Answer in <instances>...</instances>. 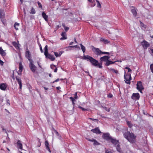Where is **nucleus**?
<instances>
[{"instance_id": "obj_1", "label": "nucleus", "mask_w": 153, "mask_h": 153, "mask_svg": "<svg viewBox=\"0 0 153 153\" xmlns=\"http://www.w3.org/2000/svg\"><path fill=\"white\" fill-rule=\"evenodd\" d=\"M83 59L87 60V61H89L91 64L94 66H98L100 68H102V63H99L97 60L93 58L92 57L88 55L86 56L84 54Z\"/></svg>"}, {"instance_id": "obj_2", "label": "nucleus", "mask_w": 153, "mask_h": 153, "mask_svg": "<svg viewBox=\"0 0 153 153\" xmlns=\"http://www.w3.org/2000/svg\"><path fill=\"white\" fill-rule=\"evenodd\" d=\"M123 135L125 138L130 143H133L135 142L136 136L133 133L127 131Z\"/></svg>"}, {"instance_id": "obj_3", "label": "nucleus", "mask_w": 153, "mask_h": 153, "mask_svg": "<svg viewBox=\"0 0 153 153\" xmlns=\"http://www.w3.org/2000/svg\"><path fill=\"white\" fill-rule=\"evenodd\" d=\"M92 50L95 54L97 56L101 55L102 54H106L109 55L110 53L108 52H102L99 48L94 47V46H92Z\"/></svg>"}, {"instance_id": "obj_4", "label": "nucleus", "mask_w": 153, "mask_h": 153, "mask_svg": "<svg viewBox=\"0 0 153 153\" xmlns=\"http://www.w3.org/2000/svg\"><path fill=\"white\" fill-rule=\"evenodd\" d=\"M124 77L125 82L127 84H130V80L131 79V74H126V73L125 71Z\"/></svg>"}, {"instance_id": "obj_5", "label": "nucleus", "mask_w": 153, "mask_h": 153, "mask_svg": "<svg viewBox=\"0 0 153 153\" xmlns=\"http://www.w3.org/2000/svg\"><path fill=\"white\" fill-rule=\"evenodd\" d=\"M137 88L141 93H143L142 90L144 89V87L142 85V82L140 81L137 82Z\"/></svg>"}, {"instance_id": "obj_6", "label": "nucleus", "mask_w": 153, "mask_h": 153, "mask_svg": "<svg viewBox=\"0 0 153 153\" xmlns=\"http://www.w3.org/2000/svg\"><path fill=\"white\" fill-rule=\"evenodd\" d=\"M102 137L103 139L109 142L110 139H111L112 137L110 136L109 133H104L102 135Z\"/></svg>"}, {"instance_id": "obj_7", "label": "nucleus", "mask_w": 153, "mask_h": 153, "mask_svg": "<svg viewBox=\"0 0 153 153\" xmlns=\"http://www.w3.org/2000/svg\"><path fill=\"white\" fill-rule=\"evenodd\" d=\"M30 62L29 67L30 69L32 72L34 73L36 69V67L33 64V61Z\"/></svg>"}, {"instance_id": "obj_8", "label": "nucleus", "mask_w": 153, "mask_h": 153, "mask_svg": "<svg viewBox=\"0 0 153 153\" xmlns=\"http://www.w3.org/2000/svg\"><path fill=\"white\" fill-rule=\"evenodd\" d=\"M141 45L144 49H147L150 46L149 43L145 40L141 42Z\"/></svg>"}, {"instance_id": "obj_9", "label": "nucleus", "mask_w": 153, "mask_h": 153, "mask_svg": "<svg viewBox=\"0 0 153 153\" xmlns=\"http://www.w3.org/2000/svg\"><path fill=\"white\" fill-rule=\"evenodd\" d=\"M27 51L25 52V56L26 58L28 59L30 62L33 61L31 59V54L29 51L28 50V48H27Z\"/></svg>"}, {"instance_id": "obj_10", "label": "nucleus", "mask_w": 153, "mask_h": 153, "mask_svg": "<svg viewBox=\"0 0 153 153\" xmlns=\"http://www.w3.org/2000/svg\"><path fill=\"white\" fill-rule=\"evenodd\" d=\"M15 78L19 86V88L21 90L22 87V83L20 78L19 76H15Z\"/></svg>"}, {"instance_id": "obj_11", "label": "nucleus", "mask_w": 153, "mask_h": 153, "mask_svg": "<svg viewBox=\"0 0 153 153\" xmlns=\"http://www.w3.org/2000/svg\"><path fill=\"white\" fill-rule=\"evenodd\" d=\"M131 97L133 100H138L140 98V96L138 93H134L133 94Z\"/></svg>"}, {"instance_id": "obj_12", "label": "nucleus", "mask_w": 153, "mask_h": 153, "mask_svg": "<svg viewBox=\"0 0 153 153\" xmlns=\"http://www.w3.org/2000/svg\"><path fill=\"white\" fill-rule=\"evenodd\" d=\"M110 56H105L103 57H101L100 58V61L102 62V61H104L106 62L108 60V59H109Z\"/></svg>"}, {"instance_id": "obj_13", "label": "nucleus", "mask_w": 153, "mask_h": 153, "mask_svg": "<svg viewBox=\"0 0 153 153\" xmlns=\"http://www.w3.org/2000/svg\"><path fill=\"white\" fill-rule=\"evenodd\" d=\"M109 142H111L114 145V146H115L119 143V141L118 140H116V139L112 137L111 138V139L110 140Z\"/></svg>"}, {"instance_id": "obj_14", "label": "nucleus", "mask_w": 153, "mask_h": 153, "mask_svg": "<svg viewBox=\"0 0 153 153\" xmlns=\"http://www.w3.org/2000/svg\"><path fill=\"white\" fill-rule=\"evenodd\" d=\"M45 56L46 58L49 59L51 61H53L55 59V58L53 55L49 54L48 53Z\"/></svg>"}, {"instance_id": "obj_15", "label": "nucleus", "mask_w": 153, "mask_h": 153, "mask_svg": "<svg viewBox=\"0 0 153 153\" xmlns=\"http://www.w3.org/2000/svg\"><path fill=\"white\" fill-rule=\"evenodd\" d=\"M86 139L88 140L89 141L93 142V145H98L99 144V143H98V142L95 139H91L90 138H86Z\"/></svg>"}, {"instance_id": "obj_16", "label": "nucleus", "mask_w": 153, "mask_h": 153, "mask_svg": "<svg viewBox=\"0 0 153 153\" xmlns=\"http://www.w3.org/2000/svg\"><path fill=\"white\" fill-rule=\"evenodd\" d=\"M91 131L93 132V133H95L96 134H100L101 133L100 131L99 130L98 127L94 129H92L91 130Z\"/></svg>"}, {"instance_id": "obj_17", "label": "nucleus", "mask_w": 153, "mask_h": 153, "mask_svg": "<svg viewBox=\"0 0 153 153\" xmlns=\"http://www.w3.org/2000/svg\"><path fill=\"white\" fill-rule=\"evenodd\" d=\"M17 147L20 149L22 150L23 149L22 144L21 143V141L18 140L17 141Z\"/></svg>"}, {"instance_id": "obj_18", "label": "nucleus", "mask_w": 153, "mask_h": 153, "mask_svg": "<svg viewBox=\"0 0 153 153\" xmlns=\"http://www.w3.org/2000/svg\"><path fill=\"white\" fill-rule=\"evenodd\" d=\"M45 145L46 148L50 152H51V151L49 148V145L47 140H46L45 142Z\"/></svg>"}, {"instance_id": "obj_19", "label": "nucleus", "mask_w": 153, "mask_h": 153, "mask_svg": "<svg viewBox=\"0 0 153 153\" xmlns=\"http://www.w3.org/2000/svg\"><path fill=\"white\" fill-rule=\"evenodd\" d=\"M23 68V66L22 64V63L21 62L19 63V73H18V74H19V73H20V74H21V73L22 71V70Z\"/></svg>"}, {"instance_id": "obj_20", "label": "nucleus", "mask_w": 153, "mask_h": 153, "mask_svg": "<svg viewBox=\"0 0 153 153\" xmlns=\"http://www.w3.org/2000/svg\"><path fill=\"white\" fill-rule=\"evenodd\" d=\"M7 88V85L4 83L0 84V89L2 90H5Z\"/></svg>"}, {"instance_id": "obj_21", "label": "nucleus", "mask_w": 153, "mask_h": 153, "mask_svg": "<svg viewBox=\"0 0 153 153\" xmlns=\"http://www.w3.org/2000/svg\"><path fill=\"white\" fill-rule=\"evenodd\" d=\"M90 3V5L91 7L94 6L96 5L95 1L96 0H88Z\"/></svg>"}, {"instance_id": "obj_22", "label": "nucleus", "mask_w": 153, "mask_h": 153, "mask_svg": "<svg viewBox=\"0 0 153 153\" xmlns=\"http://www.w3.org/2000/svg\"><path fill=\"white\" fill-rule=\"evenodd\" d=\"M0 54L2 56H6V53L5 51L3 50L2 47H0Z\"/></svg>"}, {"instance_id": "obj_23", "label": "nucleus", "mask_w": 153, "mask_h": 153, "mask_svg": "<svg viewBox=\"0 0 153 153\" xmlns=\"http://www.w3.org/2000/svg\"><path fill=\"white\" fill-rule=\"evenodd\" d=\"M42 16L45 21L47 22L48 21V16L44 12H42Z\"/></svg>"}, {"instance_id": "obj_24", "label": "nucleus", "mask_w": 153, "mask_h": 153, "mask_svg": "<svg viewBox=\"0 0 153 153\" xmlns=\"http://www.w3.org/2000/svg\"><path fill=\"white\" fill-rule=\"evenodd\" d=\"M116 61L113 62L111 61H110L108 59L106 62L105 65L106 66H108L110 65L114 64Z\"/></svg>"}, {"instance_id": "obj_25", "label": "nucleus", "mask_w": 153, "mask_h": 153, "mask_svg": "<svg viewBox=\"0 0 153 153\" xmlns=\"http://www.w3.org/2000/svg\"><path fill=\"white\" fill-rule=\"evenodd\" d=\"M100 41L103 42L104 44H106L110 42V41L108 39H100Z\"/></svg>"}, {"instance_id": "obj_26", "label": "nucleus", "mask_w": 153, "mask_h": 153, "mask_svg": "<svg viewBox=\"0 0 153 153\" xmlns=\"http://www.w3.org/2000/svg\"><path fill=\"white\" fill-rule=\"evenodd\" d=\"M110 71L113 73H114L115 74H117L118 73V71L117 70H115L113 68H110Z\"/></svg>"}, {"instance_id": "obj_27", "label": "nucleus", "mask_w": 153, "mask_h": 153, "mask_svg": "<svg viewBox=\"0 0 153 153\" xmlns=\"http://www.w3.org/2000/svg\"><path fill=\"white\" fill-rule=\"evenodd\" d=\"M117 146L116 147V149L117 151L119 152H121V149L120 147V145L119 143L117 144Z\"/></svg>"}, {"instance_id": "obj_28", "label": "nucleus", "mask_w": 153, "mask_h": 153, "mask_svg": "<svg viewBox=\"0 0 153 153\" xmlns=\"http://www.w3.org/2000/svg\"><path fill=\"white\" fill-rule=\"evenodd\" d=\"M54 55L56 57H60L62 55V53L60 51L59 53L58 52H54Z\"/></svg>"}, {"instance_id": "obj_29", "label": "nucleus", "mask_w": 153, "mask_h": 153, "mask_svg": "<svg viewBox=\"0 0 153 153\" xmlns=\"http://www.w3.org/2000/svg\"><path fill=\"white\" fill-rule=\"evenodd\" d=\"M48 45H46L44 48V54L45 55H46V54L48 53Z\"/></svg>"}, {"instance_id": "obj_30", "label": "nucleus", "mask_w": 153, "mask_h": 153, "mask_svg": "<svg viewBox=\"0 0 153 153\" xmlns=\"http://www.w3.org/2000/svg\"><path fill=\"white\" fill-rule=\"evenodd\" d=\"M13 45L16 48L18 49L19 48V47L17 43L15 42H13L12 43Z\"/></svg>"}, {"instance_id": "obj_31", "label": "nucleus", "mask_w": 153, "mask_h": 153, "mask_svg": "<svg viewBox=\"0 0 153 153\" xmlns=\"http://www.w3.org/2000/svg\"><path fill=\"white\" fill-rule=\"evenodd\" d=\"M19 23H18L17 22H16L14 25V27L15 28V29L16 30H18V27H19Z\"/></svg>"}, {"instance_id": "obj_32", "label": "nucleus", "mask_w": 153, "mask_h": 153, "mask_svg": "<svg viewBox=\"0 0 153 153\" xmlns=\"http://www.w3.org/2000/svg\"><path fill=\"white\" fill-rule=\"evenodd\" d=\"M79 45H80L82 50L83 53H84L85 51V48L82 44H80Z\"/></svg>"}, {"instance_id": "obj_33", "label": "nucleus", "mask_w": 153, "mask_h": 153, "mask_svg": "<svg viewBox=\"0 0 153 153\" xmlns=\"http://www.w3.org/2000/svg\"><path fill=\"white\" fill-rule=\"evenodd\" d=\"M36 13V12L35 9L33 7H32L30 10V13L32 14H34Z\"/></svg>"}, {"instance_id": "obj_34", "label": "nucleus", "mask_w": 153, "mask_h": 153, "mask_svg": "<svg viewBox=\"0 0 153 153\" xmlns=\"http://www.w3.org/2000/svg\"><path fill=\"white\" fill-rule=\"evenodd\" d=\"M131 12L134 16H136L137 15V13L136 10L134 9H132Z\"/></svg>"}, {"instance_id": "obj_35", "label": "nucleus", "mask_w": 153, "mask_h": 153, "mask_svg": "<svg viewBox=\"0 0 153 153\" xmlns=\"http://www.w3.org/2000/svg\"><path fill=\"white\" fill-rule=\"evenodd\" d=\"M61 35L62 36L61 38H66V33L65 32H62Z\"/></svg>"}, {"instance_id": "obj_36", "label": "nucleus", "mask_w": 153, "mask_h": 153, "mask_svg": "<svg viewBox=\"0 0 153 153\" xmlns=\"http://www.w3.org/2000/svg\"><path fill=\"white\" fill-rule=\"evenodd\" d=\"M127 124L128 125V127H129L130 128H131L132 127L133 125L131 124V123L130 121H127Z\"/></svg>"}, {"instance_id": "obj_37", "label": "nucleus", "mask_w": 153, "mask_h": 153, "mask_svg": "<svg viewBox=\"0 0 153 153\" xmlns=\"http://www.w3.org/2000/svg\"><path fill=\"white\" fill-rule=\"evenodd\" d=\"M4 16V13H3L2 10H0V18L1 19L3 18Z\"/></svg>"}, {"instance_id": "obj_38", "label": "nucleus", "mask_w": 153, "mask_h": 153, "mask_svg": "<svg viewBox=\"0 0 153 153\" xmlns=\"http://www.w3.org/2000/svg\"><path fill=\"white\" fill-rule=\"evenodd\" d=\"M96 1L97 3V7H99L100 8H101V6L100 4V3L99 1L97 0H96Z\"/></svg>"}, {"instance_id": "obj_39", "label": "nucleus", "mask_w": 153, "mask_h": 153, "mask_svg": "<svg viewBox=\"0 0 153 153\" xmlns=\"http://www.w3.org/2000/svg\"><path fill=\"white\" fill-rule=\"evenodd\" d=\"M70 99H71V100L72 101L73 105H74L75 104L74 102L75 101V99L74 98H73L72 97H70Z\"/></svg>"}, {"instance_id": "obj_40", "label": "nucleus", "mask_w": 153, "mask_h": 153, "mask_svg": "<svg viewBox=\"0 0 153 153\" xmlns=\"http://www.w3.org/2000/svg\"><path fill=\"white\" fill-rule=\"evenodd\" d=\"M141 26L146 29V26L142 22H140Z\"/></svg>"}, {"instance_id": "obj_41", "label": "nucleus", "mask_w": 153, "mask_h": 153, "mask_svg": "<svg viewBox=\"0 0 153 153\" xmlns=\"http://www.w3.org/2000/svg\"><path fill=\"white\" fill-rule=\"evenodd\" d=\"M102 107L104 109L105 111H106L107 112H109L110 111V108H108L106 107H105V106Z\"/></svg>"}, {"instance_id": "obj_42", "label": "nucleus", "mask_w": 153, "mask_h": 153, "mask_svg": "<svg viewBox=\"0 0 153 153\" xmlns=\"http://www.w3.org/2000/svg\"><path fill=\"white\" fill-rule=\"evenodd\" d=\"M78 108L81 109H82L83 111H86L87 110V109L85 108L82 107L81 106H79Z\"/></svg>"}, {"instance_id": "obj_43", "label": "nucleus", "mask_w": 153, "mask_h": 153, "mask_svg": "<svg viewBox=\"0 0 153 153\" xmlns=\"http://www.w3.org/2000/svg\"><path fill=\"white\" fill-rule=\"evenodd\" d=\"M125 68L127 69L128 70V72H130L132 70H131L129 67H126Z\"/></svg>"}, {"instance_id": "obj_44", "label": "nucleus", "mask_w": 153, "mask_h": 153, "mask_svg": "<svg viewBox=\"0 0 153 153\" xmlns=\"http://www.w3.org/2000/svg\"><path fill=\"white\" fill-rule=\"evenodd\" d=\"M150 68L151 71L153 73V64H151L150 65Z\"/></svg>"}, {"instance_id": "obj_45", "label": "nucleus", "mask_w": 153, "mask_h": 153, "mask_svg": "<svg viewBox=\"0 0 153 153\" xmlns=\"http://www.w3.org/2000/svg\"><path fill=\"white\" fill-rule=\"evenodd\" d=\"M74 98L75 99H78V96L77 95V92H75L74 94Z\"/></svg>"}, {"instance_id": "obj_46", "label": "nucleus", "mask_w": 153, "mask_h": 153, "mask_svg": "<svg viewBox=\"0 0 153 153\" xmlns=\"http://www.w3.org/2000/svg\"><path fill=\"white\" fill-rule=\"evenodd\" d=\"M37 3L39 7L42 8V6L41 3L39 1H38Z\"/></svg>"}, {"instance_id": "obj_47", "label": "nucleus", "mask_w": 153, "mask_h": 153, "mask_svg": "<svg viewBox=\"0 0 153 153\" xmlns=\"http://www.w3.org/2000/svg\"><path fill=\"white\" fill-rule=\"evenodd\" d=\"M107 96L108 97L110 98H112L113 97V95L111 94H108Z\"/></svg>"}, {"instance_id": "obj_48", "label": "nucleus", "mask_w": 153, "mask_h": 153, "mask_svg": "<svg viewBox=\"0 0 153 153\" xmlns=\"http://www.w3.org/2000/svg\"><path fill=\"white\" fill-rule=\"evenodd\" d=\"M88 119H89L91 120H92L93 121L95 120L97 122L98 121V119H93V118H89Z\"/></svg>"}, {"instance_id": "obj_49", "label": "nucleus", "mask_w": 153, "mask_h": 153, "mask_svg": "<svg viewBox=\"0 0 153 153\" xmlns=\"http://www.w3.org/2000/svg\"><path fill=\"white\" fill-rule=\"evenodd\" d=\"M105 153H113L110 151H109L108 150H106L105 151Z\"/></svg>"}, {"instance_id": "obj_50", "label": "nucleus", "mask_w": 153, "mask_h": 153, "mask_svg": "<svg viewBox=\"0 0 153 153\" xmlns=\"http://www.w3.org/2000/svg\"><path fill=\"white\" fill-rule=\"evenodd\" d=\"M1 20L3 23L4 25L5 23V21L3 19V18L1 19Z\"/></svg>"}, {"instance_id": "obj_51", "label": "nucleus", "mask_w": 153, "mask_h": 153, "mask_svg": "<svg viewBox=\"0 0 153 153\" xmlns=\"http://www.w3.org/2000/svg\"><path fill=\"white\" fill-rule=\"evenodd\" d=\"M56 67L55 66V65H51V68H52V69H54V68H55Z\"/></svg>"}, {"instance_id": "obj_52", "label": "nucleus", "mask_w": 153, "mask_h": 153, "mask_svg": "<svg viewBox=\"0 0 153 153\" xmlns=\"http://www.w3.org/2000/svg\"><path fill=\"white\" fill-rule=\"evenodd\" d=\"M59 78H58L57 79H56V80H55L54 81L52 82L53 83H54L55 82L59 81Z\"/></svg>"}, {"instance_id": "obj_53", "label": "nucleus", "mask_w": 153, "mask_h": 153, "mask_svg": "<svg viewBox=\"0 0 153 153\" xmlns=\"http://www.w3.org/2000/svg\"><path fill=\"white\" fill-rule=\"evenodd\" d=\"M74 48H77V49H80V47H79V46L78 45H74Z\"/></svg>"}, {"instance_id": "obj_54", "label": "nucleus", "mask_w": 153, "mask_h": 153, "mask_svg": "<svg viewBox=\"0 0 153 153\" xmlns=\"http://www.w3.org/2000/svg\"><path fill=\"white\" fill-rule=\"evenodd\" d=\"M65 30L66 31H67V30H68L69 29V28L68 27H66V26L64 28Z\"/></svg>"}, {"instance_id": "obj_55", "label": "nucleus", "mask_w": 153, "mask_h": 153, "mask_svg": "<svg viewBox=\"0 0 153 153\" xmlns=\"http://www.w3.org/2000/svg\"><path fill=\"white\" fill-rule=\"evenodd\" d=\"M12 79H15V77L14 76V73L13 72V74H12Z\"/></svg>"}, {"instance_id": "obj_56", "label": "nucleus", "mask_w": 153, "mask_h": 153, "mask_svg": "<svg viewBox=\"0 0 153 153\" xmlns=\"http://www.w3.org/2000/svg\"><path fill=\"white\" fill-rule=\"evenodd\" d=\"M57 68H56V67L55 68V69L54 70V72H56L57 71Z\"/></svg>"}, {"instance_id": "obj_57", "label": "nucleus", "mask_w": 153, "mask_h": 153, "mask_svg": "<svg viewBox=\"0 0 153 153\" xmlns=\"http://www.w3.org/2000/svg\"><path fill=\"white\" fill-rule=\"evenodd\" d=\"M68 48H74V46H69L68 47Z\"/></svg>"}, {"instance_id": "obj_58", "label": "nucleus", "mask_w": 153, "mask_h": 153, "mask_svg": "<svg viewBox=\"0 0 153 153\" xmlns=\"http://www.w3.org/2000/svg\"><path fill=\"white\" fill-rule=\"evenodd\" d=\"M54 131L55 132L56 134L58 135L59 134L58 132L56 130H55Z\"/></svg>"}, {"instance_id": "obj_59", "label": "nucleus", "mask_w": 153, "mask_h": 153, "mask_svg": "<svg viewBox=\"0 0 153 153\" xmlns=\"http://www.w3.org/2000/svg\"><path fill=\"white\" fill-rule=\"evenodd\" d=\"M56 88L57 90H59L61 88L60 86H58V87H56Z\"/></svg>"}, {"instance_id": "obj_60", "label": "nucleus", "mask_w": 153, "mask_h": 153, "mask_svg": "<svg viewBox=\"0 0 153 153\" xmlns=\"http://www.w3.org/2000/svg\"><path fill=\"white\" fill-rule=\"evenodd\" d=\"M40 51H41V52L42 53L43 52V50H42V47H41V46L40 47Z\"/></svg>"}, {"instance_id": "obj_61", "label": "nucleus", "mask_w": 153, "mask_h": 153, "mask_svg": "<svg viewBox=\"0 0 153 153\" xmlns=\"http://www.w3.org/2000/svg\"><path fill=\"white\" fill-rule=\"evenodd\" d=\"M73 44H74V42H71L70 43V44H69V45H73Z\"/></svg>"}, {"instance_id": "obj_62", "label": "nucleus", "mask_w": 153, "mask_h": 153, "mask_svg": "<svg viewBox=\"0 0 153 153\" xmlns=\"http://www.w3.org/2000/svg\"><path fill=\"white\" fill-rule=\"evenodd\" d=\"M62 26L64 28L65 27V24L63 23L62 24Z\"/></svg>"}, {"instance_id": "obj_63", "label": "nucleus", "mask_w": 153, "mask_h": 153, "mask_svg": "<svg viewBox=\"0 0 153 153\" xmlns=\"http://www.w3.org/2000/svg\"><path fill=\"white\" fill-rule=\"evenodd\" d=\"M151 50L152 52V53H153V49H151Z\"/></svg>"}, {"instance_id": "obj_64", "label": "nucleus", "mask_w": 153, "mask_h": 153, "mask_svg": "<svg viewBox=\"0 0 153 153\" xmlns=\"http://www.w3.org/2000/svg\"><path fill=\"white\" fill-rule=\"evenodd\" d=\"M44 89L45 90H48V88H46V87H44Z\"/></svg>"}]
</instances>
